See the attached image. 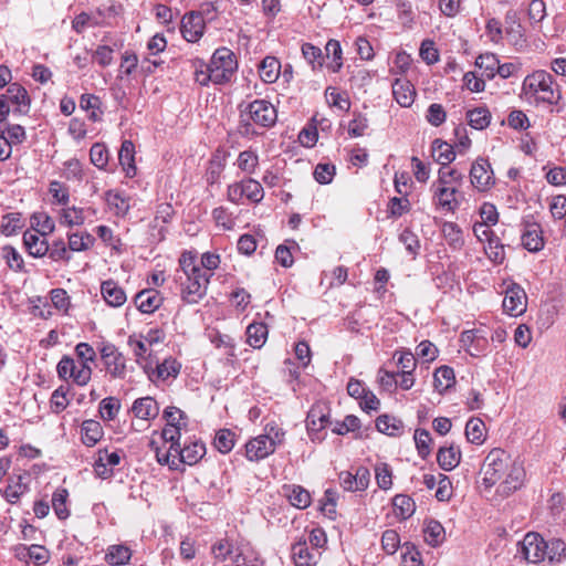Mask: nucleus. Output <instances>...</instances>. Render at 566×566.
Listing matches in <instances>:
<instances>
[{
    "label": "nucleus",
    "mask_w": 566,
    "mask_h": 566,
    "mask_svg": "<svg viewBox=\"0 0 566 566\" xmlns=\"http://www.w3.org/2000/svg\"><path fill=\"white\" fill-rule=\"evenodd\" d=\"M214 565L222 566H260L256 560H248L242 548L231 538L224 537L216 541L211 546Z\"/></svg>",
    "instance_id": "nucleus-5"
},
{
    "label": "nucleus",
    "mask_w": 566,
    "mask_h": 566,
    "mask_svg": "<svg viewBox=\"0 0 566 566\" xmlns=\"http://www.w3.org/2000/svg\"><path fill=\"white\" fill-rule=\"evenodd\" d=\"M281 63L274 56H266L260 64V77L265 83H274L280 75Z\"/></svg>",
    "instance_id": "nucleus-31"
},
{
    "label": "nucleus",
    "mask_w": 566,
    "mask_h": 566,
    "mask_svg": "<svg viewBox=\"0 0 566 566\" xmlns=\"http://www.w3.org/2000/svg\"><path fill=\"white\" fill-rule=\"evenodd\" d=\"M485 424L479 418H471L465 426V436L471 443L481 444L485 440Z\"/></svg>",
    "instance_id": "nucleus-36"
},
{
    "label": "nucleus",
    "mask_w": 566,
    "mask_h": 566,
    "mask_svg": "<svg viewBox=\"0 0 566 566\" xmlns=\"http://www.w3.org/2000/svg\"><path fill=\"white\" fill-rule=\"evenodd\" d=\"M243 193L252 202H260L263 199L264 191L261 184L254 179L241 181Z\"/></svg>",
    "instance_id": "nucleus-54"
},
{
    "label": "nucleus",
    "mask_w": 566,
    "mask_h": 566,
    "mask_svg": "<svg viewBox=\"0 0 566 566\" xmlns=\"http://www.w3.org/2000/svg\"><path fill=\"white\" fill-rule=\"evenodd\" d=\"M120 408V402L115 397L104 398L99 403V413L103 419L113 420L116 418Z\"/></svg>",
    "instance_id": "nucleus-57"
},
{
    "label": "nucleus",
    "mask_w": 566,
    "mask_h": 566,
    "mask_svg": "<svg viewBox=\"0 0 566 566\" xmlns=\"http://www.w3.org/2000/svg\"><path fill=\"white\" fill-rule=\"evenodd\" d=\"M413 439L419 457L426 459L431 452L432 439L429 431L426 429H417Z\"/></svg>",
    "instance_id": "nucleus-48"
},
{
    "label": "nucleus",
    "mask_w": 566,
    "mask_h": 566,
    "mask_svg": "<svg viewBox=\"0 0 566 566\" xmlns=\"http://www.w3.org/2000/svg\"><path fill=\"white\" fill-rule=\"evenodd\" d=\"M509 463L510 457L502 449L495 448L488 453L480 470L485 489H491L504 476Z\"/></svg>",
    "instance_id": "nucleus-6"
},
{
    "label": "nucleus",
    "mask_w": 566,
    "mask_h": 566,
    "mask_svg": "<svg viewBox=\"0 0 566 566\" xmlns=\"http://www.w3.org/2000/svg\"><path fill=\"white\" fill-rule=\"evenodd\" d=\"M426 542L431 546H438L444 539V528L438 521H429L424 528Z\"/></svg>",
    "instance_id": "nucleus-44"
},
{
    "label": "nucleus",
    "mask_w": 566,
    "mask_h": 566,
    "mask_svg": "<svg viewBox=\"0 0 566 566\" xmlns=\"http://www.w3.org/2000/svg\"><path fill=\"white\" fill-rule=\"evenodd\" d=\"M49 192L56 203L62 206L69 203V188L65 185L61 184L60 181H52L49 187Z\"/></svg>",
    "instance_id": "nucleus-63"
},
{
    "label": "nucleus",
    "mask_w": 566,
    "mask_h": 566,
    "mask_svg": "<svg viewBox=\"0 0 566 566\" xmlns=\"http://www.w3.org/2000/svg\"><path fill=\"white\" fill-rule=\"evenodd\" d=\"M91 163L98 169H103L108 163V150L104 144L95 143L90 150Z\"/></svg>",
    "instance_id": "nucleus-56"
},
{
    "label": "nucleus",
    "mask_w": 566,
    "mask_h": 566,
    "mask_svg": "<svg viewBox=\"0 0 566 566\" xmlns=\"http://www.w3.org/2000/svg\"><path fill=\"white\" fill-rule=\"evenodd\" d=\"M376 428L387 436H397L401 428V421L388 415H381L376 420Z\"/></svg>",
    "instance_id": "nucleus-45"
},
{
    "label": "nucleus",
    "mask_w": 566,
    "mask_h": 566,
    "mask_svg": "<svg viewBox=\"0 0 566 566\" xmlns=\"http://www.w3.org/2000/svg\"><path fill=\"white\" fill-rule=\"evenodd\" d=\"M32 224L39 228L35 230V232L41 234H50L55 229L54 221L49 214L44 212L33 214Z\"/></svg>",
    "instance_id": "nucleus-58"
},
{
    "label": "nucleus",
    "mask_w": 566,
    "mask_h": 566,
    "mask_svg": "<svg viewBox=\"0 0 566 566\" xmlns=\"http://www.w3.org/2000/svg\"><path fill=\"white\" fill-rule=\"evenodd\" d=\"M527 296L525 291L517 284H511L505 291L503 310L512 316L522 315L526 311Z\"/></svg>",
    "instance_id": "nucleus-11"
},
{
    "label": "nucleus",
    "mask_w": 566,
    "mask_h": 566,
    "mask_svg": "<svg viewBox=\"0 0 566 566\" xmlns=\"http://www.w3.org/2000/svg\"><path fill=\"white\" fill-rule=\"evenodd\" d=\"M327 103L343 111H348L350 103L349 99L342 93L337 92L334 87H327L325 92Z\"/></svg>",
    "instance_id": "nucleus-60"
},
{
    "label": "nucleus",
    "mask_w": 566,
    "mask_h": 566,
    "mask_svg": "<svg viewBox=\"0 0 566 566\" xmlns=\"http://www.w3.org/2000/svg\"><path fill=\"white\" fill-rule=\"evenodd\" d=\"M136 307L145 314L154 313L163 303V296L155 289H146L135 295Z\"/></svg>",
    "instance_id": "nucleus-15"
},
{
    "label": "nucleus",
    "mask_w": 566,
    "mask_h": 566,
    "mask_svg": "<svg viewBox=\"0 0 566 566\" xmlns=\"http://www.w3.org/2000/svg\"><path fill=\"white\" fill-rule=\"evenodd\" d=\"M242 107V105L240 106ZM240 128L242 134L253 132L252 124L260 127H271L275 124L277 114L274 106L265 99H255L241 108Z\"/></svg>",
    "instance_id": "nucleus-3"
},
{
    "label": "nucleus",
    "mask_w": 566,
    "mask_h": 566,
    "mask_svg": "<svg viewBox=\"0 0 566 566\" xmlns=\"http://www.w3.org/2000/svg\"><path fill=\"white\" fill-rule=\"evenodd\" d=\"M132 552L124 545H112L108 547L105 559L112 566L125 565L129 562Z\"/></svg>",
    "instance_id": "nucleus-35"
},
{
    "label": "nucleus",
    "mask_w": 566,
    "mask_h": 566,
    "mask_svg": "<svg viewBox=\"0 0 566 566\" xmlns=\"http://www.w3.org/2000/svg\"><path fill=\"white\" fill-rule=\"evenodd\" d=\"M439 467L444 471H451L457 468L461 461V451L458 447H441L437 453Z\"/></svg>",
    "instance_id": "nucleus-25"
},
{
    "label": "nucleus",
    "mask_w": 566,
    "mask_h": 566,
    "mask_svg": "<svg viewBox=\"0 0 566 566\" xmlns=\"http://www.w3.org/2000/svg\"><path fill=\"white\" fill-rule=\"evenodd\" d=\"M6 97L8 103L17 105V111L25 113L30 106V98L27 90L18 83H12L7 90V93L2 95Z\"/></svg>",
    "instance_id": "nucleus-23"
},
{
    "label": "nucleus",
    "mask_w": 566,
    "mask_h": 566,
    "mask_svg": "<svg viewBox=\"0 0 566 566\" xmlns=\"http://www.w3.org/2000/svg\"><path fill=\"white\" fill-rule=\"evenodd\" d=\"M443 178L441 175V180H436L430 186L432 202L438 209L454 212L460 206L459 189L457 186L447 185Z\"/></svg>",
    "instance_id": "nucleus-7"
},
{
    "label": "nucleus",
    "mask_w": 566,
    "mask_h": 566,
    "mask_svg": "<svg viewBox=\"0 0 566 566\" xmlns=\"http://www.w3.org/2000/svg\"><path fill=\"white\" fill-rule=\"evenodd\" d=\"M83 208L77 207H67L63 208L60 211V223L67 226V227H74V226H82L85 222V213Z\"/></svg>",
    "instance_id": "nucleus-37"
},
{
    "label": "nucleus",
    "mask_w": 566,
    "mask_h": 566,
    "mask_svg": "<svg viewBox=\"0 0 566 566\" xmlns=\"http://www.w3.org/2000/svg\"><path fill=\"white\" fill-rule=\"evenodd\" d=\"M179 457V461L193 465L206 454V447L202 442L195 441L189 444H185L182 448L179 446L174 451Z\"/></svg>",
    "instance_id": "nucleus-18"
},
{
    "label": "nucleus",
    "mask_w": 566,
    "mask_h": 566,
    "mask_svg": "<svg viewBox=\"0 0 566 566\" xmlns=\"http://www.w3.org/2000/svg\"><path fill=\"white\" fill-rule=\"evenodd\" d=\"M475 65L483 70L482 75L488 78H493L496 74L499 60L495 54L486 53L478 56Z\"/></svg>",
    "instance_id": "nucleus-43"
},
{
    "label": "nucleus",
    "mask_w": 566,
    "mask_h": 566,
    "mask_svg": "<svg viewBox=\"0 0 566 566\" xmlns=\"http://www.w3.org/2000/svg\"><path fill=\"white\" fill-rule=\"evenodd\" d=\"M238 69L234 53L228 48H219L214 51L208 65V76L199 78V84L206 85L209 81L214 84H223L231 80Z\"/></svg>",
    "instance_id": "nucleus-4"
},
{
    "label": "nucleus",
    "mask_w": 566,
    "mask_h": 566,
    "mask_svg": "<svg viewBox=\"0 0 566 566\" xmlns=\"http://www.w3.org/2000/svg\"><path fill=\"white\" fill-rule=\"evenodd\" d=\"M545 558L549 563H562L566 559V543L559 538H553L546 542Z\"/></svg>",
    "instance_id": "nucleus-38"
},
{
    "label": "nucleus",
    "mask_w": 566,
    "mask_h": 566,
    "mask_svg": "<svg viewBox=\"0 0 566 566\" xmlns=\"http://www.w3.org/2000/svg\"><path fill=\"white\" fill-rule=\"evenodd\" d=\"M104 367L113 378L123 379L126 376V358L114 344H104L99 349Z\"/></svg>",
    "instance_id": "nucleus-8"
},
{
    "label": "nucleus",
    "mask_w": 566,
    "mask_h": 566,
    "mask_svg": "<svg viewBox=\"0 0 566 566\" xmlns=\"http://www.w3.org/2000/svg\"><path fill=\"white\" fill-rule=\"evenodd\" d=\"M292 557L296 566H315L316 554L312 553L306 542H298L292 546Z\"/></svg>",
    "instance_id": "nucleus-28"
},
{
    "label": "nucleus",
    "mask_w": 566,
    "mask_h": 566,
    "mask_svg": "<svg viewBox=\"0 0 566 566\" xmlns=\"http://www.w3.org/2000/svg\"><path fill=\"white\" fill-rule=\"evenodd\" d=\"M432 156L443 167L454 160L455 153L450 144L436 139L432 143Z\"/></svg>",
    "instance_id": "nucleus-32"
},
{
    "label": "nucleus",
    "mask_w": 566,
    "mask_h": 566,
    "mask_svg": "<svg viewBox=\"0 0 566 566\" xmlns=\"http://www.w3.org/2000/svg\"><path fill=\"white\" fill-rule=\"evenodd\" d=\"M268 337V326L264 323H252L247 328V342L253 348H261Z\"/></svg>",
    "instance_id": "nucleus-33"
},
{
    "label": "nucleus",
    "mask_w": 566,
    "mask_h": 566,
    "mask_svg": "<svg viewBox=\"0 0 566 566\" xmlns=\"http://www.w3.org/2000/svg\"><path fill=\"white\" fill-rule=\"evenodd\" d=\"M283 495L297 509H306L311 504V494L301 485H283Z\"/></svg>",
    "instance_id": "nucleus-24"
},
{
    "label": "nucleus",
    "mask_w": 566,
    "mask_h": 566,
    "mask_svg": "<svg viewBox=\"0 0 566 566\" xmlns=\"http://www.w3.org/2000/svg\"><path fill=\"white\" fill-rule=\"evenodd\" d=\"M224 169V155L216 154L209 161L206 179L209 185L218 182L221 172Z\"/></svg>",
    "instance_id": "nucleus-46"
},
{
    "label": "nucleus",
    "mask_w": 566,
    "mask_h": 566,
    "mask_svg": "<svg viewBox=\"0 0 566 566\" xmlns=\"http://www.w3.org/2000/svg\"><path fill=\"white\" fill-rule=\"evenodd\" d=\"M258 166V156L251 150L241 151L238 156V167L248 174H252Z\"/></svg>",
    "instance_id": "nucleus-62"
},
{
    "label": "nucleus",
    "mask_w": 566,
    "mask_h": 566,
    "mask_svg": "<svg viewBox=\"0 0 566 566\" xmlns=\"http://www.w3.org/2000/svg\"><path fill=\"white\" fill-rule=\"evenodd\" d=\"M181 365L172 357L166 358L156 367L157 377L165 380L169 377H177Z\"/></svg>",
    "instance_id": "nucleus-52"
},
{
    "label": "nucleus",
    "mask_w": 566,
    "mask_h": 566,
    "mask_svg": "<svg viewBox=\"0 0 566 566\" xmlns=\"http://www.w3.org/2000/svg\"><path fill=\"white\" fill-rule=\"evenodd\" d=\"M392 95L400 106L410 107L415 102L416 90L408 80L396 78L392 83Z\"/></svg>",
    "instance_id": "nucleus-17"
},
{
    "label": "nucleus",
    "mask_w": 566,
    "mask_h": 566,
    "mask_svg": "<svg viewBox=\"0 0 566 566\" xmlns=\"http://www.w3.org/2000/svg\"><path fill=\"white\" fill-rule=\"evenodd\" d=\"M132 410L134 415L143 420L154 419L158 416L159 407L153 397H143L134 401Z\"/></svg>",
    "instance_id": "nucleus-21"
},
{
    "label": "nucleus",
    "mask_w": 566,
    "mask_h": 566,
    "mask_svg": "<svg viewBox=\"0 0 566 566\" xmlns=\"http://www.w3.org/2000/svg\"><path fill=\"white\" fill-rule=\"evenodd\" d=\"M45 235L46 234H41L35 231L24 232L23 243L30 255L34 258H42L49 252V243L44 238Z\"/></svg>",
    "instance_id": "nucleus-20"
},
{
    "label": "nucleus",
    "mask_w": 566,
    "mask_h": 566,
    "mask_svg": "<svg viewBox=\"0 0 566 566\" xmlns=\"http://www.w3.org/2000/svg\"><path fill=\"white\" fill-rule=\"evenodd\" d=\"M521 239L523 247L530 252H538L544 248L542 229L538 223H527Z\"/></svg>",
    "instance_id": "nucleus-19"
},
{
    "label": "nucleus",
    "mask_w": 566,
    "mask_h": 566,
    "mask_svg": "<svg viewBox=\"0 0 566 566\" xmlns=\"http://www.w3.org/2000/svg\"><path fill=\"white\" fill-rule=\"evenodd\" d=\"M329 421L328 413L322 405H315L311 408L306 418V428L308 432L319 431L326 427Z\"/></svg>",
    "instance_id": "nucleus-26"
},
{
    "label": "nucleus",
    "mask_w": 566,
    "mask_h": 566,
    "mask_svg": "<svg viewBox=\"0 0 566 566\" xmlns=\"http://www.w3.org/2000/svg\"><path fill=\"white\" fill-rule=\"evenodd\" d=\"M206 22L200 12H190L184 15L180 31L188 42L198 41L205 31Z\"/></svg>",
    "instance_id": "nucleus-12"
},
{
    "label": "nucleus",
    "mask_w": 566,
    "mask_h": 566,
    "mask_svg": "<svg viewBox=\"0 0 566 566\" xmlns=\"http://www.w3.org/2000/svg\"><path fill=\"white\" fill-rule=\"evenodd\" d=\"M214 447L221 453L230 452L234 447V433L229 429H221L214 438Z\"/></svg>",
    "instance_id": "nucleus-49"
},
{
    "label": "nucleus",
    "mask_w": 566,
    "mask_h": 566,
    "mask_svg": "<svg viewBox=\"0 0 566 566\" xmlns=\"http://www.w3.org/2000/svg\"><path fill=\"white\" fill-rule=\"evenodd\" d=\"M101 293L105 302L112 307H119L127 301V296L123 287L113 280H107L102 283Z\"/></svg>",
    "instance_id": "nucleus-16"
},
{
    "label": "nucleus",
    "mask_w": 566,
    "mask_h": 566,
    "mask_svg": "<svg viewBox=\"0 0 566 566\" xmlns=\"http://www.w3.org/2000/svg\"><path fill=\"white\" fill-rule=\"evenodd\" d=\"M467 117L469 125L475 129H483L490 124V113L482 107L469 111Z\"/></svg>",
    "instance_id": "nucleus-51"
},
{
    "label": "nucleus",
    "mask_w": 566,
    "mask_h": 566,
    "mask_svg": "<svg viewBox=\"0 0 566 566\" xmlns=\"http://www.w3.org/2000/svg\"><path fill=\"white\" fill-rule=\"evenodd\" d=\"M275 451L273 447V442L264 437V434H260L256 438L251 439L245 444V454L250 461H260Z\"/></svg>",
    "instance_id": "nucleus-14"
},
{
    "label": "nucleus",
    "mask_w": 566,
    "mask_h": 566,
    "mask_svg": "<svg viewBox=\"0 0 566 566\" xmlns=\"http://www.w3.org/2000/svg\"><path fill=\"white\" fill-rule=\"evenodd\" d=\"M118 159L127 176L133 177L136 172L135 167V146L132 140H124L122 143Z\"/></svg>",
    "instance_id": "nucleus-29"
},
{
    "label": "nucleus",
    "mask_w": 566,
    "mask_h": 566,
    "mask_svg": "<svg viewBox=\"0 0 566 566\" xmlns=\"http://www.w3.org/2000/svg\"><path fill=\"white\" fill-rule=\"evenodd\" d=\"M94 241H95L94 237L87 232L71 233L69 235V248L72 251H76V252L85 251L93 245Z\"/></svg>",
    "instance_id": "nucleus-47"
},
{
    "label": "nucleus",
    "mask_w": 566,
    "mask_h": 566,
    "mask_svg": "<svg viewBox=\"0 0 566 566\" xmlns=\"http://www.w3.org/2000/svg\"><path fill=\"white\" fill-rule=\"evenodd\" d=\"M396 516L402 520L409 518L416 510L415 501L405 494H397L392 500Z\"/></svg>",
    "instance_id": "nucleus-34"
},
{
    "label": "nucleus",
    "mask_w": 566,
    "mask_h": 566,
    "mask_svg": "<svg viewBox=\"0 0 566 566\" xmlns=\"http://www.w3.org/2000/svg\"><path fill=\"white\" fill-rule=\"evenodd\" d=\"M394 359H397V366L400 368V373L415 371L417 367V359L410 350H396Z\"/></svg>",
    "instance_id": "nucleus-53"
},
{
    "label": "nucleus",
    "mask_w": 566,
    "mask_h": 566,
    "mask_svg": "<svg viewBox=\"0 0 566 566\" xmlns=\"http://www.w3.org/2000/svg\"><path fill=\"white\" fill-rule=\"evenodd\" d=\"M470 179L476 190H489L495 184L490 163L484 158H478L471 166Z\"/></svg>",
    "instance_id": "nucleus-10"
},
{
    "label": "nucleus",
    "mask_w": 566,
    "mask_h": 566,
    "mask_svg": "<svg viewBox=\"0 0 566 566\" xmlns=\"http://www.w3.org/2000/svg\"><path fill=\"white\" fill-rule=\"evenodd\" d=\"M553 82V76L546 71H535L524 78L522 96L528 103L554 104L559 98V92L554 90Z\"/></svg>",
    "instance_id": "nucleus-2"
},
{
    "label": "nucleus",
    "mask_w": 566,
    "mask_h": 566,
    "mask_svg": "<svg viewBox=\"0 0 566 566\" xmlns=\"http://www.w3.org/2000/svg\"><path fill=\"white\" fill-rule=\"evenodd\" d=\"M455 382L454 370L449 366H441L433 374V385L439 392H444Z\"/></svg>",
    "instance_id": "nucleus-30"
},
{
    "label": "nucleus",
    "mask_w": 566,
    "mask_h": 566,
    "mask_svg": "<svg viewBox=\"0 0 566 566\" xmlns=\"http://www.w3.org/2000/svg\"><path fill=\"white\" fill-rule=\"evenodd\" d=\"M29 473L27 471H13L9 476L8 485L4 490V496L10 503H17L22 494L28 490Z\"/></svg>",
    "instance_id": "nucleus-13"
},
{
    "label": "nucleus",
    "mask_w": 566,
    "mask_h": 566,
    "mask_svg": "<svg viewBox=\"0 0 566 566\" xmlns=\"http://www.w3.org/2000/svg\"><path fill=\"white\" fill-rule=\"evenodd\" d=\"M489 259L494 263H502L505 258L504 245L497 237L489 238L488 244L484 247Z\"/></svg>",
    "instance_id": "nucleus-50"
},
{
    "label": "nucleus",
    "mask_w": 566,
    "mask_h": 566,
    "mask_svg": "<svg viewBox=\"0 0 566 566\" xmlns=\"http://www.w3.org/2000/svg\"><path fill=\"white\" fill-rule=\"evenodd\" d=\"M301 51L303 57L312 66L313 71L322 69L324 55L323 51L318 46H315L312 43H304Z\"/></svg>",
    "instance_id": "nucleus-41"
},
{
    "label": "nucleus",
    "mask_w": 566,
    "mask_h": 566,
    "mask_svg": "<svg viewBox=\"0 0 566 566\" xmlns=\"http://www.w3.org/2000/svg\"><path fill=\"white\" fill-rule=\"evenodd\" d=\"M546 541L537 533H527L520 543V552L528 563L537 564L545 559Z\"/></svg>",
    "instance_id": "nucleus-9"
},
{
    "label": "nucleus",
    "mask_w": 566,
    "mask_h": 566,
    "mask_svg": "<svg viewBox=\"0 0 566 566\" xmlns=\"http://www.w3.org/2000/svg\"><path fill=\"white\" fill-rule=\"evenodd\" d=\"M109 211L116 217H125L130 208L129 198L117 190H107L104 195Z\"/></svg>",
    "instance_id": "nucleus-22"
},
{
    "label": "nucleus",
    "mask_w": 566,
    "mask_h": 566,
    "mask_svg": "<svg viewBox=\"0 0 566 566\" xmlns=\"http://www.w3.org/2000/svg\"><path fill=\"white\" fill-rule=\"evenodd\" d=\"M507 470L509 472H505L503 483L507 490H517L523 483L525 475L524 469L515 462H510Z\"/></svg>",
    "instance_id": "nucleus-40"
},
{
    "label": "nucleus",
    "mask_w": 566,
    "mask_h": 566,
    "mask_svg": "<svg viewBox=\"0 0 566 566\" xmlns=\"http://www.w3.org/2000/svg\"><path fill=\"white\" fill-rule=\"evenodd\" d=\"M69 492L66 489L60 488L55 490L52 496V507L60 520L69 517L70 512L66 506Z\"/></svg>",
    "instance_id": "nucleus-42"
},
{
    "label": "nucleus",
    "mask_w": 566,
    "mask_h": 566,
    "mask_svg": "<svg viewBox=\"0 0 566 566\" xmlns=\"http://www.w3.org/2000/svg\"><path fill=\"white\" fill-rule=\"evenodd\" d=\"M22 228V220L20 213H8L1 220V233L10 237L13 235Z\"/></svg>",
    "instance_id": "nucleus-55"
},
{
    "label": "nucleus",
    "mask_w": 566,
    "mask_h": 566,
    "mask_svg": "<svg viewBox=\"0 0 566 566\" xmlns=\"http://www.w3.org/2000/svg\"><path fill=\"white\" fill-rule=\"evenodd\" d=\"M326 56L333 57V61L327 64V67L337 73L343 66V52L340 43L337 40H329L325 45Z\"/></svg>",
    "instance_id": "nucleus-39"
},
{
    "label": "nucleus",
    "mask_w": 566,
    "mask_h": 566,
    "mask_svg": "<svg viewBox=\"0 0 566 566\" xmlns=\"http://www.w3.org/2000/svg\"><path fill=\"white\" fill-rule=\"evenodd\" d=\"M376 481L380 489L388 490L391 488V470L387 463H379L375 468Z\"/></svg>",
    "instance_id": "nucleus-64"
},
{
    "label": "nucleus",
    "mask_w": 566,
    "mask_h": 566,
    "mask_svg": "<svg viewBox=\"0 0 566 566\" xmlns=\"http://www.w3.org/2000/svg\"><path fill=\"white\" fill-rule=\"evenodd\" d=\"M177 282L180 286V297L188 304L199 303L207 294L210 279L208 271L197 263L196 254L185 251L179 259Z\"/></svg>",
    "instance_id": "nucleus-1"
},
{
    "label": "nucleus",
    "mask_w": 566,
    "mask_h": 566,
    "mask_svg": "<svg viewBox=\"0 0 566 566\" xmlns=\"http://www.w3.org/2000/svg\"><path fill=\"white\" fill-rule=\"evenodd\" d=\"M81 434L83 443L93 447L102 439L104 431L98 421L85 420L81 426Z\"/></svg>",
    "instance_id": "nucleus-27"
},
{
    "label": "nucleus",
    "mask_w": 566,
    "mask_h": 566,
    "mask_svg": "<svg viewBox=\"0 0 566 566\" xmlns=\"http://www.w3.org/2000/svg\"><path fill=\"white\" fill-rule=\"evenodd\" d=\"M397 376H398V374H396V373L388 371L384 368H380L378 370L377 381L384 390H386L388 392H394L398 386V381L396 378Z\"/></svg>",
    "instance_id": "nucleus-61"
},
{
    "label": "nucleus",
    "mask_w": 566,
    "mask_h": 566,
    "mask_svg": "<svg viewBox=\"0 0 566 566\" xmlns=\"http://www.w3.org/2000/svg\"><path fill=\"white\" fill-rule=\"evenodd\" d=\"M211 342L219 349H223V354L232 359L235 357V344L229 335L217 334Z\"/></svg>",
    "instance_id": "nucleus-59"
}]
</instances>
